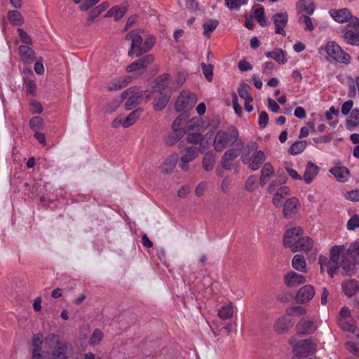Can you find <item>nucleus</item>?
<instances>
[{"label":"nucleus","instance_id":"f257e3e1","mask_svg":"<svg viewBox=\"0 0 359 359\" xmlns=\"http://www.w3.org/2000/svg\"><path fill=\"white\" fill-rule=\"evenodd\" d=\"M355 263L356 255L351 245L348 248L344 245H335L331 248V262L327 268V272L331 278L337 273L340 267L346 273L353 272Z\"/></svg>","mask_w":359,"mask_h":359},{"label":"nucleus","instance_id":"f03ea898","mask_svg":"<svg viewBox=\"0 0 359 359\" xmlns=\"http://www.w3.org/2000/svg\"><path fill=\"white\" fill-rule=\"evenodd\" d=\"M243 142L239 138L238 130L233 126L229 127L226 130H219L213 140V147L216 151L221 152L225 149L233 146L238 142Z\"/></svg>","mask_w":359,"mask_h":359},{"label":"nucleus","instance_id":"7ed1b4c3","mask_svg":"<svg viewBox=\"0 0 359 359\" xmlns=\"http://www.w3.org/2000/svg\"><path fill=\"white\" fill-rule=\"evenodd\" d=\"M241 161L252 170H258L265 161V154L258 150V144L255 142H250L242 154Z\"/></svg>","mask_w":359,"mask_h":359},{"label":"nucleus","instance_id":"20e7f679","mask_svg":"<svg viewBox=\"0 0 359 359\" xmlns=\"http://www.w3.org/2000/svg\"><path fill=\"white\" fill-rule=\"evenodd\" d=\"M191 126H188L187 130H185L186 137L180 142L179 147L182 148L187 144H191V146L198 145L197 147L201 148V153H205L209 147L208 141L204 138L201 133L191 132Z\"/></svg>","mask_w":359,"mask_h":359},{"label":"nucleus","instance_id":"39448f33","mask_svg":"<svg viewBox=\"0 0 359 359\" xmlns=\"http://www.w3.org/2000/svg\"><path fill=\"white\" fill-rule=\"evenodd\" d=\"M325 50L327 55L331 58L329 61L334 60L339 63L348 64L351 60L349 54L341 49L334 41L327 43Z\"/></svg>","mask_w":359,"mask_h":359},{"label":"nucleus","instance_id":"423d86ee","mask_svg":"<svg viewBox=\"0 0 359 359\" xmlns=\"http://www.w3.org/2000/svg\"><path fill=\"white\" fill-rule=\"evenodd\" d=\"M181 149V156L179 166L184 171H187L189 168V163L196 159L198 154L201 153V148L197 146H187L180 148Z\"/></svg>","mask_w":359,"mask_h":359},{"label":"nucleus","instance_id":"0eeeda50","mask_svg":"<svg viewBox=\"0 0 359 359\" xmlns=\"http://www.w3.org/2000/svg\"><path fill=\"white\" fill-rule=\"evenodd\" d=\"M197 101L196 95L189 90H182L175 102V109L177 111L191 109Z\"/></svg>","mask_w":359,"mask_h":359},{"label":"nucleus","instance_id":"6e6552de","mask_svg":"<svg viewBox=\"0 0 359 359\" xmlns=\"http://www.w3.org/2000/svg\"><path fill=\"white\" fill-rule=\"evenodd\" d=\"M292 351L295 356L306 358L313 354L316 344L309 339L301 340L293 346Z\"/></svg>","mask_w":359,"mask_h":359},{"label":"nucleus","instance_id":"1a4fd4ad","mask_svg":"<svg viewBox=\"0 0 359 359\" xmlns=\"http://www.w3.org/2000/svg\"><path fill=\"white\" fill-rule=\"evenodd\" d=\"M244 147V142H239L236 147L229 149L225 151L221 160L222 167L225 170H230L231 168L233 161L239 156Z\"/></svg>","mask_w":359,"mask_h":359},{"label":"nucleus","instance_id":"9d476101","mask_svg":"<svg viewBox=\"0 0 359 359\" xmlns=\"http://www.w3.org/2000/svg\"><path fill=\"white\" fill-rule=\"evenodd\" d=\"M143 96V92L136 87L129 88L124 90L121 94L122 100L127 99L125 103V109L131 110L135 107L140 102V98Z\"/></svg>","mask_w":359,"mask_h":359},{"label":"nucleus","instance_id":"9b49d317","mask_svg":"<svg viewBox=\"0 0 359 359\" xmlns=\"http://www.w3.org/2000/svg\"><path fill=\"white\" fill-rule=\"evenodd\" d=\"M126 39L131 41V47L128 51V55L132 57L135 54L136 57H140L142 55V46L143 43V38L140 35V32L132 30L126 34Z\"/></svg>","mask_w":359,"mask_h":359},{"label":"nucleus","instance_id":"f8f14e48","mask_svg":"<svg viewBox=\"0 0 359 359\" xmlns=\"http://www.w3.org/2000/svg\"><path fill=\"white\" fill-rule=\"evenodd\" d=\"M329 13L332 18L339 23L348 22L349 25L358 24L359 19L352 15L347 8L331 9Z\"/></svg>","mask_w":359,"mask_h":359},{"label":"nucleus","instance_id":"ddd939ff","mask_svg":"<svg viewBox=\"0 0 359 359\" xmlns=\"http://www.w3.org/2000/svg\"><path fill=\"white\" fill-rule=\"evenodd\" d=\"M303 235V229L300 226L287 229L284 236V245L289 248L292 252L300 237Z\"/></svg>","mask_w":359,"mask_h":359},{"label":"nucleus","instance_id":"4468645a","mask_svg":"<svg viewBox=\"0 0 359 359\" xmlns=\"http://www.w3.org/2000/svg\"><path fill=\"white\" fill-rule=\"evenodd\" d=\"M154 57L153 55H147L141 57L140 59L134 61L132 64L126 67L128 72H134L139 70H145L147 67L154 62Z\"/></svg>","mask_w":359,"mask_h":359},{"label":"nucleus","instance_id":"2eb2a0df","mask_svg":"<svg viewBox=\"0 0 359 359\" xmlns=\"http://www.w3.org/2000/svg\"><path fill=\"white\" fill-rule=\"evenodd\" d=\"M272 20L275 25V33L285 36L284 28L288 22V14L287 13H276L273 15Z\"/></svg>","mask_w":359,"mask_h":359},{"label":"nucleus","instance_id":"dca6fc26","mask_svg":"<svg viewBox=\"0 0 359 359\" xmlns=\"http://www.w3.org/2000/svg\"><path fill=\"white\" fill-rule=\"evenodd\" d=\"M296 328L302 334H310L316 331L317 325L313 318H306L297 324Z\"/></svg>","mask_w":359,"mask_h":359},{"label":"nucleus","instance_id":"f3484780","mask_svg":"<svg viewBox=\"0 0 359 359\" xmlns=\"http://www.w3.org/2000/svg\"><path fill=\"white\" fill-rule=\"evenodd\" d=\"M315 295V289L311 285H306L302 287L297 292L296 295V299L301 304L311 300Z\"/></svg>","mask_w":359,"mask_h":359},{"label":"nucleus","instance_id":"a211bd4d","mask_svg":"<svg viewBox=\"0 0 359 359\" xmlns=\"http://www.w3.org/2000/svg\"><path fill=\"white\" fill-rule=\"evenodd\" d=\"M351 29L346 30L344 34V41L350 45L359 46V20L358 25H350Z\"/></svg>","mask_w":359,"mask_h":359},{"label":"nucleus","instance_id":"6ab92c4d","mask_svg":"<svg viewBox=\"0 0 359 359\" xmlns=\"http://www.w3.org/2000/svg\"><path fill=\"white\" fill-rule=\"evenodd\" d=\"M69 346L67 343L57 341L52 351L50 359H67Z\"/></svg>","mask_w":359,"mask_h":359},{"label":"nucleus","instance_id":"aec40b11","mask_svg":"<svg viewBox=\"0 0 359 359\" xmlns=\"http://www.w3.org/2000/svg\"><path fill=\"white\" fill-rule=\"evenodd\" d=\"M285 283L289 287H297L306 282V278L299 273L290 271L284 276Z\"/></svg>","mask_w":359,"mask_h":359},{"label":"nucleus","instance_id":"412c9836","mask_svg":"<svg viewBox=\"0 0 359 359\" xmlns=\"http://www.w3.org/2000/svg\"><path fill=\"white\" fill-rule=\"evenodd\" d=\"M293 324L287 316H283L278 318L274 324L273 329L276 333L283 334L287 332Z\"/></svg>","mask_w":359,"mask_h":359},{"label":"nucleus","instance_id":"4be33fe9","mask_svg":"<svg viewBox=\"0 0 359 359\" xmlns=\"http://www.w3.org/2000/svg\"><path fill=\"white\" fill-rule=\"evenodd\" d=\"M296 10L299 15H313L315 6L313 0H299L296 4Z\"/></svg>","mask_w":359,"mask_h":359},{"label":"nucleus","instance_id":"5701e85b","mask_svg":"<svg viewBox=\"0 0 359 359\" xmlns=\"http://www.w3.org/2000/svg\"><path fill=\"white\" fill-rule=\"evenodd\" d=\"M330 172L335 177L337 181L346 182L350 176L349 170L345 166H335L330 170Z\"/></svg>","mask_w":359,"mask_h":359},{"label":"nucleus","instance_id":"b1692460","mask_svg":"<svg viewBox=\"0 0 359 359\" xmlns=\"http://www.w3.org/2000/svg\"><path fill=\"white\" fill-rule=\"evenodd\" d=\"M319 170V167L313 163L308 162L303 176L305 183L307 184H310L318 174Z\"/></svg>","mask_w":359,"mask_h":359},{"label":"nucleus","instance_id":"393cba45","mask_svg":"<svg viewBox=\"0 0 359 359\" xmlns=\"http://www.w3.org/2000/svg\"><path fill=\"white\" fill-rule=\"evenodd\" d=\"M342 289L346 296L351 297L359 290V283L355 280H348L342 283Z\"/></svg>","mask_w":359,"mask_h":359},{"label":"nucleus","instance_id":"a878e982","mask_svg":"<svg viewBox=\"0 0 359 359\" xmlns=\"http://www.w3.org/2000/svg\"><path fill=\"white\" fill-rule=\"evenodd\" d=\"M151 97L154 98L153 105L156 111H161L164 109L170 99L169 96L161 92L154 93Z\"/></svg>","mask_w":359,"mask_h":359},{"label":"nucleus","instance_id":"bb28decb","mask_svg":"<svg viewBox=\"0 0 359 359\" xmlns=\"http://www.w3.org/2000/svg\"><path fill=\"white\" fill-rule=\"evenodd\" d=\"M299 201L295 197L287 199L284 204L283 215L286 218H289L296 213L297 207Z\"/></svg>","mask_w":359,"mask_h":359},{"label":"nucleus","instance_id":"cd10ccee","mask_svg":"<svg viewBox=\"0 0 359 359\" xmlns=\"http://www.w3.org/2000/svg\"><path fill=\"white\" fill-rule=\"evenodd\" d=\"M19 54L21 60L25 62L29 63L35 60V52L26 45H21L18 48Z\"/></svg>","mask_w":359,"mask_h":359},{"label":"nucleus","instance_id":"c85d7f7f","mask_svg":"<svg viewBox=\"0 0 359 359\" xmlns=\"http://www.w3.org/2000/svg\"><path fill=\"white\" fill-rule=\"evenodd\" d=\"M313 245V241L311 238L308 236L303 237L302 236L298 241L297 245H295L293 252L309 251L312 248Z\"/></svg>","mask_w":359,"mask_h":359},{"label":"nucleus","instance_id":"c756f323","mask_svg":"<svg viewBox=\"0 0 359 359\" xmlns=\"http://www.w3.org/2000/svg\"><path fill=\"white\" fill-rule=\"evenodd\" d=\"M204 154L205 156L202 161L203 168L206 171H210L213 169L215 163V154L212 151H205Z\"/></svg>","mask_w":359,"mask_h":359},{"label":"nucleus","instance_id":"7c9ffc66","mask_svg":"<svg viewBox=\"0 0 359 359\" xmlns=\"http://www.w3.org/2000/svg\"><path fill=\"white\" fill-rule=\"evenodd\" d=\"M127 12V8L125 6H116L111 8L106 17H113L114 20L118 21L121 19Z\"/></svg>","mask_w":359,"mask_h":359},{"label":"nucleus","instance_id":"2f4dec72","mask_svg":"<svg viewBox=\"0 0 359 359\" xmlns=\"http://www.w3.org/2000/svg\"><path fill=\"white\" fill-rule=\"evenodd\" d=\"M265 55L266 57L273 58L280 65H283L287 62L285 53L280 48H276L271 52H267Z\"/></svg>","mask_w":359,"mask_h":359},{"label":"nucleus","instance_id":"473e14b6","mask_svg":"<svg viewBox=\"0 0 359 359\" xmlns=\"http://www.w3.org/2000/svg\"><path fill=\"white\" fill-rule=\"evenodd\" d=\"M338 323L339 327L344 331L355 334L357 339L359 340V329L357 328L354 323H350L346 320L339 319Z\"/></svg>","mask_w":359,"mask_h":359},{"label":"nucleus","instance_id":"72a5a7b5","mask_svg":"<svg viewBox=\"0 0 359 359\" xmlns=\"http://www.w3.org/2000/svg\"><path fill=\"white\" fill-rule=\"evenodd\" d=\"M173 131L168 135L166 139V143L169 145H173L185 135L184 129H172Z\"/></svg>","mask_w":359,"mask_h":359},{"label":"nucleus","instance_id":"f704fd0d","mask_svg":"<svg viewBox=\"0 0 359 359\" xmlns=\"http://www.w3.org/2000/svg\"><path fill=\"white\" fill-rule=\"evenodd\" d=\"M292 265L294 269L297 271L304 272L306 269L305 258L302 255H295L292 260Z\"/></svg>","mask_w":359,"mask_h":359},{"label":"nucleus","instance_id":"c9c22d12","mask_svg":"<svg viewBox=\"0 0 359 359\" xmlns=\"http://www.w3.org/2000/svg\"><path fill=\"white\" fill-rule=\"evenodd\" d=\"M142 111V109L138 108L130 112V114L126 118H124L123 121V126L124 128H128L133 124H134L136 122V121L140 118Z\"/></svg>","mask_w":359,"mask_h":359},{"label":"nucleus","instance_id":"e433bc0d","mask_svg":"<svg viewBox=\"0 0 359 359\" xmlns=\"http://www.w3.org/2000/svg\"><path fill=\"white\" fill-rule=\"evenodd\" d=\"M233 313V308L231 304H228L222 306L218 310V316L222 320H227L232 317Z\"/></svg>","mask_w":359,"mask_h":359},{"label":"nucleus","instance_id":"4c0bfd02","mask_svg":"<svg viewBox=\"0 0 359 359\" xmlns=\"http://www.w3.org/2000/svg\"><path fill=\"white\" fill-rule=\"evenodd\" d=\"M359 125V110L353 109L350 113L346 120V126L350 130V127H354Z\"/></svg>","mask_w":359,"mask_h":359},{"label":"nucleus","instance_id":"58836bf2","mask_svg":"<svg viewBox=\"0 0 359 359\" xmlns=\"http://www.w3.org/2000/svg\"><path fill=\"white\" fill-rule=\"evenodd\" d=\"M310 15H311L308 14L300 15L298 19V22L299 24L303 25L304 26V30L311 32L314 29V26L313 25Z\"/></svg>","mask_w":359,"mask_h":359},{"label":"nucleus","instance_id":"ea45409f","mask_svg":"<svg viewBox=\"0 0 359 359\" xmlns=\"http://www.w3.org/2000/svg\"><path fill=\"white\" fill-rule=\"evenodd\" d=\"M43 124V118L38 116L32 117L29 121V127L34 133L39 132L42 130Z\"/></svg>","mask_w":359,"mask_h":359},{"label":"nucleus","instance_id":"a19ab883","mask_svg":"<svg viewBox=\"0 0 359 359\" xmlns=\"http://www.w3.org/2000/svg\"><path fill=\"white\" fill-rule=\"evenodd\" d=\"M8 19L13 25L18 26L22 24V16L18 11H10L8 13Z\"/></svg>","mask_w":359,"mask_h":359},{"label":"nucleus","instance_id":"79ce46f5","mask_svg":"<svg viewBox=\"0 0 359 359\" xmlns=\"http://www.w3.org/2000/svg\"><path fill=\"white\" fill-rule=\"evenodd\" d=\"M219 22L217 20H208L203 24V34L210 36V34L217 28Z\"/></svg>","mask_w":359,"mask_h":359},{"label":"nucleus","instance_id":"37998d69","mask_svg":"<svg viewBox=\"0 0 359 359\" xmlns=\"http://www.w3.org/2000/svg\"><path fill=\"white\" fill-rule=\"evenodd\" d=\"M306 147L305 141H297L293 143L289 148V153L292 155H297L301 154L304 151Z\"/></svg>","mask_w":359,"mask_h":359},{"label":"nucleus","instance_id":"c03bdc74","mask_svg":"<svg viewBox=\"0 0 359 359\" xmlns=\"http://www.w3.org/2000/svg\"><path fill=\"white\" fill-rule=\"evenodd\" d=\"M43 341V336L41 333H37L33 336L32 341V351H41Z\"/></svg>","mask_w":359,"mask_h":359},{"label":"nucleus","instance_id":"a18cd8bd","mask_svg":"<svg viewBox=\"0 0 359 359\" xmlns=\"http://www.w3.org/2000/svg\"><path fill=\"white\" fill-rule=\"evenodd\" d=\"M254 17L262 27H266L267 23L265 19L264 8L262 6L254 11Z\"/></svg>","mask_w":359,"mask_h":359},{"label":"nucleus","instance_id":"49530a36","mask_svg":"<svg viewBox=\"0 0 359 359\" xmlns=\"http://www.w3.org/2000/svg\"><path fill=\"white\" fill-rule=\"evenodd\" d=\"M201 68L206 80L209 82L212 81L213 78L214 66L211 64L206 65L205 63H202Z\"/></svg>","mask_w":359,"mask_h":359},{"label":"nucleus","instance_id":"de8ad7c7","mask_svg":"<svg viewBox=\"0 0 359 359\" xmlns=\"http://www.w3.org/2000/svg\"><path fill=\"white\" fill-rule=\"evenodd\" d=\"M249 88L250 86L248 83L243 82L241 83L239 88H238V93L239 96L245 100H250L251 98H252L248 93Z\"/></svg>","mask_w":359,"mask_h":359},{"label":"nucleus","instance_id":"09e8293b","mask_svg":"<svg viewBox=\"0 0 359 359\" xmlns=\"http://www.w3.org/2000/svg\"><path fill=\"white\" fill-rule=\"evenodd\" d=\"M156 41V39L154 36L150 35L147 37L144 41L142 43V55L145 53L149 52L154 46Z\"/></svg>","mask_w":359,"mask_h":359},{"label":"nucleus","instance_id":"8fccbe9b","mask_svg":"<svg viewBox=\"0 0 359 359\" xmlns=\"http://www.w3.org/2000/svg\"><path fill=\"white\" fill-rule=\"evenodd\" d=\"M102 338H103V333L102 332V331L99 329H95L93 331V332L89 339V344L90 345L98 344L101 341Z\"/></svg>","mask_w":359,"mask_h":359},{"label":"nucleus","instance_id":"3c124183","mask_svg":"<svg viewBox=\"0 0 359 359\" xmlns=\"http://www.w3.org/2000/svg\"><path fill=\"white\" fill-rule=\"evenodd\" d=\"M231 96H232V104H233V107L234 111L238 116H241L242 107L238 104V96L234 91H233L231 93Z\"/></svg>","mask_w":359,"mask_h":359},{"label":"nucleus","instance_id":"603ef678","mask_svg":"<svg viewBox=\"0 0 359 359\" xmlns=\"http://www.w3.org/2000/svg\"><path fill=\"white\" fill-rule=\"evenodd\" d=\"M18 35L20 38V40L22 43L25 44H32V40L30 36L22 29L18 28Z\"/></svg>","mask_w":359,"mask_h":359},{"label":"nucleus","instance_id":"864d4df0","mask_svg":"<svg viewBox=\"0 0 359 359\" xmlns=\"http://www.w3.org/2000/svg\"><path fill=\"white\" fill-rule=\"evenodd\" d=\"M257 177L255 175L250 176L245 182V189L249 191H253L256 188Z\"/></svg>","mask_w":359,"mask_h":359},{"label":"nucleus","instance_id":"5fc2aeb1","mask_svg":"<svg viewBox=\"0 0 359 359\" xmlns=\"http://www.w3.org/2000/svg\"><path fill=\"white\" fill-rule=\"evenodd\" d=\"M36 83L34 80H26L25 81V88L27 94H30L32 96L36 95Z\"/></svg>","mask_w":359,"mask_h":359},{"label":"nucleus","instance_id":"6e6d98bb","mask_svg":"<svg viewBox=\"0 0 359 359\" xmlns=\"http://www.w3.org/2000/svg\"><path fill=\"white\" fill-rule=\"evenodd\" d=\"M274 170L272 165L270 163H266L264 164L261 175L264 177H270L273 175Z\"/></svg>","mask_w":359,"mask_h":359},{"label":"nucleus","instance_id":"4d7b16f0","mask_svg":"<svg viewBox=\"0 0 359 359\" xmlns=\"http://www.w3.org/2000/svg\"><path fill=\"white\" fill-rule=\"evenodd\" d=\"M99 1L100 0H83L79 5V8L81 11H88L89 8L97 4Z\"/></svg>","mask_w":359,"mask_h":359},{"label":"nucleus","instance_id":"13d9d810","mask_svg":"<svg viewBox=\"0 0 359 359\" xmlns=\"http://www.w3.org/2000/svg\"><path fill=\"white\" fill-rule=\"evenodd\" d=\"M358 227H359V216L355 215L348 221L347 228L348 230H354Z\"/></svg>","mask_w":359,"mask_h":359},{"label":"nucleus","instance_id":"bf43d9fd","mask_svg":"<svg viewBox=\"0 0 359 359\" xmlns=\"http://www.w3.org/2000/svg\"><path fill=\"white\" fill-rule=\"evenodd\" d=\"M123 85L121 84V80L119 78L113 79L111 82L107 86V89L109 91H114L119 89L123 88Z\"/></svg>","mask_w":359,"mask_h":359},{"label":"nucleus","instance_id":"052dcab7","mask_svg":"<svg viewBox=\"0 0 359 359\" xmlns=\"http://www.w3.org/2000/svg\"><path fill=\"white\" fill-rule=\"evenodd\" d=\"M186 117L187 116L183 114L177 116L172 123V129H184L180 126L183 125V123L185 121Z\"/></svg>","mask_w":359,"mask_h":359},{"label":"nucleus","instance_id":"680f3d73","mask_svg":"<svg viewBox=\"0 0 359 359\" xmlns=\"http://www.w3.org/2000/svg\"><path fill=\"white\" fill-rule=\"evenodd\" d=\"M31 111L32 114H41L43 111L41 104L36 100L30 102Z\"/></svg>","mask_w":359,"mask_h":359},{"label":"nucleus","instance_id":"e2e57ef3","mask_svg":"<svg viewBox=\"0 0 359 359\" xmlns=\"http://www.w3.org/2000/svg\"><path fill=\"white\" fill-rule=\"evenodd\" d=\"M345 198L351 201H359V189H355L348 191Z\"/></svg>","mask_w":359,"mask_h":359},{"label":"nucleus","instance_id":"0e129e2a","mask_svg":"<svg viewBox=\"0 0 359 359\" xmlns=\"http://www.w3.org/2000/svg\"><path fill=\"white\" fill-rule=\"evenodd\" d=\"M269 115L266 111H262L259 117V126L261 128H264L269 123Z\"/></svg>","mask_w":359,"mask_h":359},{"label":"nucleus","instance_id":"69168bd1","mask_svg":"<svg viewBox=\"0 0 359 359\" xmlns=\"http://www.w3.org/2000/svg\"><path fill=\"white\" fill-rule=\"evenodd\" d=\"M353 106V100H347L341 106V111L343 115H347L352 111V107Z\"/></svg>","mask_w":359,"mask_h":359},{"label":"nucleus","instance_id":"338daca9","mask_svg":"<svg viewBox=\"0 0 359 359\" xmlns=\"http://www.w3.org/2000/svg\"><path fill=\"white\" fill-rule=\"evenodd\" d=\"M225 6L230 10H239L241 4L239 0H224Z\"/></svg>","mask_w":359,"mask_h":359},{"label":"nucleus","instance_id":"774afa93","mask_svg":"<svg viewBox=\"0 0 359 359\" xmlns=\"http://www.w3.org/2000/svg\"><path fill=\"white\" fill-rule=\"evenodd\" d=\"M346 347L355 355L359 357V347H358L353 342L348 341L346 344Z\"/></svg>","mask_w":359,"mask_h":359}]
</instances>
